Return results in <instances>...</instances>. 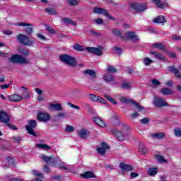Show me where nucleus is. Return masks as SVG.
Masks as SVG:
<instances>
[{
    "label": "nucleus",
    "instance_id": "obj_55",
    "mask_svg": "<svg viewBox=\"0 0 181 181\" xmlns=\"http://www.w3.org/2000/svg\"><path fill=\"white\" fill-rule=\"evenodd\" d=\"M68 105H69V107H71V108H74L75 110H80V107L75 105L73 103H68Z\"/></svg>",
    "mask_w": 181,
    "mask_h": 181
},
{
    "label": "nucleus",
    "instance_id": "obj_58",
    "mask_svg": "<svg viewBox=\"0 0 181 181\" xmlns=\"http://www.w3.org/2000/svg\"><path fill=\"white\" fill-rule=\"evenodd\" d=\"M33 173L35 176H38V177L42 176V173L37 170H33Z\"/></svg>",
    "mask_w": 181,
    "mask_h": 181
},
{
    "label": "nucleus",
    "instance_id": "obj_3",
    "mask_svg": "<svg viewBox=\"0 0 181 181\" xmlns=\"http://www.w3.org/2000/svg\"><path fill=\"white\" fill-rule=\"evenodd\" d=\"M10 119L11 118L9 117V115L6 114V112L0 110V122H4V124H6L7 127L11 129H16V126H13L9 124Z\"/></svg>",
    "mask_w": 181,
    "mask_h": 181
},
{
    "label": "nucleus",
    "instance_id": "obj_23",
    "mask_svg": "<svg viewBox=\"0 0 181 181\" xmlns=\"http://www.w3.org/2000/svg\"><path fill=\"white\" fill-rule=\"evenodd\" d=\"M103 80L105 81V83H111L114 81V76H112L111 73L107 72L103 75Z\"/></svg>",
    "mask_w": 181,
    "mask_h": 181
},
{
    "label": "nucleus",
    "instance_id": "obj_15",
    "mask_svg": "<svg viewBox=\"0 0 181 181\" xmlns=\"http://www.w3.org/2000/svg\"><path fill=\"white\" fill-rule=\"evenodd\" d=\"M89 100H90V101H95V103H100L101 104H107V100L94 94L89 95Z\"/></svg>",
    "mask_w": 181,
    "mask_h": 181
},
{
    "label": "nucleus",
    "instance_id": "obj_12",
    "mask_svg": "<svg viewBox=\"0 0 181 181\" xmlns=\"http://www.w3.org/2000/svg\"><path fill=\"white\" fill-rule=\"evenodd\" d=\"M93 13H98L99 15H104L107 18H109V19H112V18H111V16H110V13H108V12H107V10H105V8H100V7H95L93 9Z\"/></svg>",
    "mask_w": 181,
    "mask_h": 181
},
{
    "label": "nucleus",
    "instance_id": "obj_59",
    "mask_svg": "<svg viewBox=\"0 0 181 181\" xmlns=\"http://www.w3.org/2000/svg\"><path fill=\"white\" fill-rule=\"evenodd\" d=\"M46 29L49 33H55L54 30L52 28V27L47 26Z\"/></svg>",
    "mask_w": 181,
    "mask_h": 181
},
{
    "label": "nucleus",
    "instance_id": "obj_17",
    "mask_svg": "<svg viewBox=\"0 0 181 181\" xmlns=\"http://www.w3.org/2000/svg\"><path fill=\"white\" fill-rule=\"evenodd\" d=\"M93 122H95V124H96V125H98V127H100V128H107V123L101 117H93Z\"/></svg>",
    "mask_w": 181,
    "mask_h": 181
},
{
    "label": "nucleus",
    "instance_id": "obj_44",
    "mask_svg": "<svg viewBox=\"0 0 181 181\" xmlns=\"http://www.w3.org/2000/svg\"><path fill=\"white\" fill-rule=\"evenodd\" d=\"M153 138H157V139H161V138L165 137L164 133H156L153 135Z\"/></svg>",
    "mask_w": 181,
    "mask_h": 181
},
{
    "label": "nucleus",
    "instance_id": "obj_32",
    "mask_svg": "<svg viewBox=\"0 0 181 181\" xmlns=\"http://www.w3.org/2000/svg\"><path fill=\"white\" fill-rule=\"evenodd\" d=\"M119 100L120 102L122 103V104H129V103H132L131 98L125 96H120L119 98Z\"/></svg>",
    "mask_w": 181,
    "mask_h": 181
},
{
    "label": "nucleus",
    "instance_id": "obj_52",
    "mask_svg": "<svg viewBox=\"0 0 181 181\" xmlns=\"http://www.w3.org/2000/svg\"><path fill=\"white\" fill-rule=\"evenodd\" d=\"M66 132H73V131H74V128L73 127V126H66Z\"/></svg>",
    "mask_w": 181,
    "mask_h": 181
},
{
    "label": "nucleus",
    "instance_id": "obj_25",
    "mask_svg": "<svg viewBox=\"0 0 181 181\" xmlns=\"http://www.w3.org/2000/svg\"><path fill=\"white\" fill-rule=\"evenodd\" d=\"M78 135L80 136V138L85 139V138H88L90 132H88L87 129H81L78 131Z\"/></svg>",
    "mask_w": 181,
    "mask_h": 181
},
{
    "label": "nucleus",
    "instance_id": "obj_40",
    "mask_svg": "<svg viewBox=\"0 0 181 181\" xmlns=\"http://www.w3.org/2000/svg\"><path fill=\"white\" fill-rule=\"evenodd\" d=\"M122 88H123V90H131V88H132L131 83H129V82H124L122 84Z\"/></svg>",
    "mask_w": 181,
    "mask_h": 181
},
{
    "label": "nucleus",
    "instance_id": "obj_38",
    "mask_svg": "<svg viewBox=\"0 0 181 181\" xmlns=\"http://www.w3.org/2000/svg\"><path fill=\"white\" fill-rule=\"evenodd\" d=\"M73 48L74 50H77L78 52H84V50H86V48L81 46L79 44H76L74 45Z\"/></svg>",
    "mask_w": 181,
    "mask_h": 181
},
{
    "label": "nucleus",
    "instance_id": "obj_26",
    "mask_svg": "<svg viewBox=\"0 0 181 181\" xmlns=\"http://www.w3.org/2000/svg\"><path fill=\"white\" fill-rule=\"evenodd\" d=\"M153 22V23H161L162 25H165V23H166V18L163 16H160L154 18Z\"/></svg>",
    "mask_w": 181,
    "mask_h": 181
},
{
    "label": "nucleus",
    "instance_id": "obj_62",
    "mask_svg": "<svg viewBox=\"0 0 181 181\" xmlns=\"http://www.w3.org/2000/svg\"><path fill=\"white\" fill-rule=\"evenodd\" d=\"M90 34L93 35V36H100V33H97L95 32V30H91L90 31Z\"/></svg>",
    "mask_w": 181,
    "mask_h": 181
},
{
    "label": "nucleus",
    "instance_id": "obj_60",
    "mask_svg": "<svg viewBox=\"0 0 181 181\" xmlns=\"http://www.w3.org/2000/svg\"><path fill=\"white\" fill-rule=\"evenodd\" d=\"M137 117H139V114L138 112H134V113L131 115L130 118H131V119H132V118H137Z\"/></svg>",
    "mask_w": 181,
    "mask_h": 181
},
{
    "label": "nucleus",
    "instance_id": "obj_30",
    "mask_svg": "<svg viewBox=\"0 0 181 181\" xmlns=\"http://www.w3.org/2000/svg\"><path fill=\"white\" fill-rule=\"evenodd\" d=\"M139 152L142 155H145L148 152V148L144 145V143H139Z\"/></svg>",
    "mask_w": 181,
    "mask_h": 181
},
{
    "label": "nucleus",
    "instance_id": "obj_37",
    "mask_svg": "<svg viewBox=\"0 0 181 181\" xmlns=\"http://www.w3.org/2000/svg\"><path fill=\"white\" fill-rule=\"evenodd\" d=\"M156 159L160 163H168V160L165 159L163 156H160L159 154L156 155Z\"/></svg>",
    "mask_w": 181,
    "mask_h": 181
},
{
    "label": "nucleus",
    "instance_id": "obj_10",
    "mask_svg": "<svg viewBox=\"0 0 181 181\" xmlns=\"http://www.w3.org/2000/svg\"><path fill=\"white\" fill-rule=\"evenodd\" d=\"M50 115L45 112H39L37 115V119L40 122H47L48 121H50Z\"/></svg>",
    "mask_w": 181,
    "mask_h": 181
},
{
    "label": "nucleus",
    "instance_id": "obj_6",
    "mask_svg": "<svg viewBox=\"0 0 181 181\" xmlns=\"http://www.w3.org/2000/svg\"><path fill=\"white\" fill-rule=\"evenodd\" d=\"M88 53L96 54V56H102L103 52H104V47L98 46V47H88L86 48Z\"/></svg>",
    "mask_w": 181,
    "mask_h": 181
},
{
    "label": "nucleus",
    "instance_id": "obj_18",
    "mask_svg": "<svg viewBox=\"0 0 181 181\" xmlns=\"http://www.w3.org/2000/svg\"><path fill=\"white\" fill-rule=\"evenodd\" d=\"M19 90L22 94L21 97H23V100L30 98V91H29V89H28V88L22 86L21 88H20Z\"/></svg>",
    "mask_w": 181,
    "mask_h": 181
},
{
    "label": "nucleus",
    "instance_id": "obj_51",
    "mask_svg": "<svg viewBox=\"0 0 181 181\" xmlns=\"http://www.w3.org/2000/svg\"><path fill=\"white\" fill-rule=\"evenodd\" d=\"M68 2L70 5H78V1L77 0H68Z\"/></svg>",
    "mask_w": 181,
    "mask_h": 181
},
{
    "label": "nucleus",
    "instance_id": "obj_5",
    "mask_svg": "<svg viewBox=\"0 0 181 181\" xmlns=\"http://www.w3.org/2000/svg\"><path fill=\"white\" fill-rule=\"evenodd\" d=\"M11 62L12 63H18L19 64H28V63H29L28 59L22 57V55L18 54L12 55L11 57Z\"/></svg>",
    "mask_w": 181,
    "mask_h": 181
},
{
    "label": "nucleus",
    "instance_id": "obj_46",
    "mask_svg": "<svg viewBox=\"0 0 181 181\" xmlns=\"http://www.w3.org/2000/svg\"><path fill=\"white\" fill-rule=\"evenodd\" d=\"M45 11L47 13H49V15H56L57 13L56 10H54L53 8H47V9H45Z\"/></svg>",
    "mask_w": 181,
    "mask_h": 181
},
{
    "label": "nucleus",
    "instance_id": "obj_53",
    "mask_svg": "<svg viewBox=\"0 0 181 181\" xmlns=\"http://www.w3.org/2000/svg\"><path fill=\"white\" fill-rule=\"evenodd\" d=\"M139 176V174H138V173H131L130 174V177H132V179H135V177H138Z\"/></svg>",
    "mask_w": 181,
    "mask_h": 181
},
{
    "label": "nucleus",
    "instance_id": "obj_41",
    "mask_svg": "<svg viewBox=\"0 0 181 181\" xmlns=\"http://www.w3.org/2000/svg\"><path fill=\"white\" fill-rule=\"evenodd\" d=\"M107 73H112V74H115V73H117V69L112 66H108Z\"/></svg>",
    "mask_w": 181,
    "mask_h": 181
},
{
    "label": "nucleus",
    "instance_id": "obj_27",
    "mask_svg": "<svg viewBox=\"0 0 181 181\" xmlns=\"http://www.w3.org/2000/svg\"><path fill=\"white\" fill-rule=\"evenodd\" d=\"M81 176L84 179H91L95 177V174L91 171H87L81 174Z\"/></svg>",
    "mask_w": 181,
    "mask_h": 181
},
{
    "label": "nucleus",
    "instance_id": "obj_16",
    "mask_svg": "<svg viewBox=\"0 0 181 181\" xmlns=\"http://www.w3.org/2000/svg\"><path fill=\"white\" fill-rule=\"evenodd\" d=\"M23 100V98L18 94H13L9 95L7 98V101L11 103H19Z\"/></svg>",
    "mask_w": 181,
    "mask_h": 181
},
{
    "label": "nucleus",
    "instance_id": "obj_61",
    "mask_svg": "<svg viewBox=\"0 0 181 181\" xmlns=\"http://www.w3.org/2000/svg\"><path fill=\"white\" fill-rule=\"evenodd\" d=\"M166 86L168 87H172L173 86V81H168L165 82Z\"/></svg>",
    "mask_w": 181,
    "mask_h": 181
},
{
    "label": "nucleus",
    "instance_id": "obj_2",
    "mask_svg": "<svg viewBox=\"0 0 181 181\" xmlns=\"http://www.w3.org/2000/svg\"><path fill=\"white\" fill-rule=\"evenodd\" d=\"M17 40L21 45H23V46H31V45H33V40L23 34L17 35Z\"/></svg>",
    "mask_w": 181,
    "mask_h": 181
},
{
    "label": "nucleus",
    "instance_id": "obj_45",
    "mask_svg": "<svg viewBox=\"0 0 181 181\" xmlns=\"http://www.w3.org/2000/svg\"><path fill=\"white\" fill-rule=\"evenodd\" d=\"M105 98L106 100H108V101H110V103H112V104H117V101H115V100H114V98H111V96L108 95H105Z\"/></svg>",
    "mask_w": 181,
    "mask_h": 181
},
{
    "label": "nucleus",
    "instance_id": "obj_20",
    "mask_svg": "<svg viewBox=\"0 0 181 181\" xmlns=\"http://www.w3.org/2000/svg\"><path fill=\"white\" fill-rule=\"evenodd\" d=\"M48 109L50 111H62V110H63V107H62V105L59 103H49L48 105Z\"/></svg>",
    "mask_w": 181,
    "mask_h": 181
},
{
    "label": "nucleus",
    "instance_id": "obj_36",
    "mask_svg": "<svg viewBox=\"0 0 181 181\" xmlns=\"http://www.w3.org/2000/svg\"><path fill=\"white\" fill-rule=\"evenodd\" d=\"M36 147L38 148V149H44L45 151H49L50 150V147L47 144H37Z\"/></svg>",
    "mask_w": 181,
    "mask_h": 181
},
{
    "label": "nucleus",
    "instance_id": "obj_8",
    "mask_svg": "<svg viewBox=\"0 0 181 181\" xmlns=\"http://www.w3.org/2000/svg\"><path fill=\"white\" fill-rule=\"evenodd\" d=\"M25 128L30 135H33V136H36V133H35V131H33V128H36L35 120H29L28 122V125L25 126Z\"/></svg>",
    "mask_w": 181,
    "mask_h": 181
},
{
    "label": "nucleus",
    "instance_id": "obj_7",
    "mask_svg": "<svg viewBox=\"0 0 181 181\" xmlns=\"http://www.w3.org/2000/svg\"><path fill=\"white\" fill-rule=\"evenodd\" d=\"M130 8L135 12H144L146 9V4L132 3Z\"/></svg>",
    "mask_w": 181,
    "mask_h": 181
},
{
    "label": "nucleus",
    "instance_id": "obj_47",
    "mask_svg": "<svg viewBox=\"0 0 181 181\" xmlns=\"http://www.w3.org/2000/svg\"><path fill=\"white\" fill-rule=\"evenodd\" d=\"M151 63H152V59L147 57L144 59V64H145V66H149Z\"/></svg>",
    "mask_w": 181,
    "mask_h": 181
},
{
    "label": "nucleus",
    "instance_id": "obj_64",
    "mask_svg": "<svg viewBox=\"0 0 181 181\" xmlns=\"http://www.w3.org/2000/svg\"><path fill=\"white\" fill-rule=\"evenodd\" d=\"M160 181H168V180L166 179V176L165 175H160Z\"/></svg>",
    "mask_w": 181,
    "mask_h": 181
},
{
    "label": "nucleus",
    "instance_id": "obj_22",
    "mask_svg": "<svg viewBox=\"0 0 181 181\" xmlns=\"http://www.w3.org/2000/svg\"><path fill=\"white\" fill-rule=\"evenodd\" d=\"M112 132L113 135H115V136H117L119 141H125V136H124V134H122V132H121L120 131L117 129H113Z\"/></svg>",
    "mask_w": 181,
    "mask_h": 181
},
{
    "label": "nucleus",
    "instance_id": "obj_50",
    "mask_svg": "<svg viewBox=\"0 0 181 181\" xmlns=\"http://www.w3.org/2000/svg\"><path fill=\"white\" fill-rule=\"evenodd\" d=\"M113 35L115 36H121V30L118 29H115L112 30Z\"/></svg>",
    "mask_w": 181,
    "mask_h": 181
},
{
    "label": "nucleus",
    "instance_id": "obj_24",
    "mask_svg": "<svg viewBox=\"0 0 181 181\" xmlns=\"http://www.w3.org/2000/svg\"><path fill=\"white\" fill-rule=\"evenodd\" d=\"M119 168L123 172H129L134 169L131 165L125 164L124 163L119 164Z\"/></svg>",
    "mask_w": 181,
    "mask_h": 181
},
{
    "label": "nucleus",
    "instance_id": "obj_54",
    "mask_svg": "<svg viewBox=\"0 0 181 181\" xmlns=\"http://www.w3.org/2000/svg\"><path fill=\"white\" fill-rule=\"evenodd\" d=\"M37 101H38L39 103H40L42 101H45V97H43L42 95H39L37 97Z\"/></svg>",
    "mask_w": 181,
    "mask_h": 181
},
{
    "label": "nucleus",
    "instance_id": "obj_9",
    "mask_svg": "<svg viewBox=\"0 0 181 181\" xmlns=\"http://www.w3.org/2000/svg\"><path fill=\"white\" fill-rule=\"evenodd\" d=\"M15 25L16 26H23V28H25V33H27V35H32L33 32V28H32V26L33 25L30 23L21 22V23H16Z\"/></svg>",
    "mask_w": 181,
    "mask_h": 181
},
{
    "label": "nucleus",
    "instance_id": "obj_63",
    "mask_svg": "<svg viewBox=\"0 0 181 181\" xmlns=\"http://www.w3.org/2000/svg\"><path fill=\"white\" fill-rule=\"evenodd\" d=\"M173 40H181V37L179 35H173Z\"/></svg>",
    "mask_w": 181,
    "mask_h": 181
},
{
    "label": "nucleus",
    "instance_id": "obj_13",
    "mask_svg": "<svg viewBox=\"0 0 181 181\" xmlns=\"http://www.w3.org/2000/svg\"><path fill=\"white\" fill-rule=\"evenodd\" d=\"M153 105L156 107H165L168 105V103L162 98L154 97Z\"/></svg>",
    "mask_w": 181,
    "mask_h": 181
},
{
    "label": "nucleus",
    "instance_id": "obj_11",
    "mask_svg": "<svg viewBox=\"0 0 181 181\" xmlns=\"http://www.w3.org/2000/svg\"><path fill=\"white\" fill-rule=\"evenodd\" d=\"M42 159L47 163H50L51 166H56L60 160L59 158L47 157L46 156H42Z\"/></svg>",
    "mask_w": 181,
    "mask_h": 181
},
{
    "label": "nucleus",
    "instance_id": "obj_49",
    "mask_svg": "<svg viewBox=\"0 0 181 181\" xmlns=\"http://www.w3.org/2000/svg\"><path fill=\"white\" fill-rule=\"evenodd\" d=\"M94 22L96 25H103L104 23V21L101 18L95 19Z\"/></svg>",
    "mask_w": 181,
    "mask_h": 181
},
{
    "label": "nucleus",
    "instance_id": "obj_39",
    "mask_svg": "<svg viewBox=\"0 0 181 181\" xmlns=\"http://www.w3.org/2000/svg\"><path fill=\"white\" fill-rule=\"evenodd\" d=\"M62 21L64 23H68L69 25H73L74 26H76V25H77V23H76V21H73L70 18H63Z\"/></svg>",
    "mask_w": 181,
    "mask_h": 181
},
{
    "label": "nucleus",
    "instance_id": "obj_4",
    "mask_svg": "<svg viewBox=\"0 0 181 181\" xmlns=\"http://www.w3.org/2000/svg\"><path fill=\"white\" fill-rule=\"evenodd\" d=\"M10 119L11 118L9 117V115L6 114V112L0 110V122H4V124H6L7 127L11 129H16V126H13L9 124Z\"/></svg>",
    "mask_w": 181,
    "mask_h": 181
},
{
    "label": "nucleus",
    "instance_id": "obj_42",
    "mask_svg": "<svg viewBox=\"0 0 181 181\" xmlns=\"http://www.w3.org/2000/svg\"><path fill=\"white\" fill-rule=\"evenodd\" d=\"M174 134H175V136H177V138H180L181 137V129L180 128L175 129Z\"/></svg>",
    "mask_w": 181,
    "mask_h": 181
},
{
    "label": "nucleus",
    "instance_id": "obj_21",
    "mask_svg": "<svg viewBox=\"0 0 181 181\" xmlns=\"http://www.w3.org/2000/svg\"><path fill=\"white\" fill-rule=\"evenodd\" d=\"M150 54L151 56H153L154 59H156L157 60H160V62H163L165 60V55H163L161 53L156 52L155 51H151L150 52Z\"/></svg>",
    "mask_w": 181,
    "mask_h": 181
},
{
    "label": "nucleus",
    "instance_id": "obj_43",
    "mask_svg": "<svg viewBox=\"0 0 181 181\" xmlns=\"http://www.w3.org/2000/svg\"><path fill=\"white\" fill-rule=\"evenodd\" d=\"M153 47H156V49H159L160 50H163L165 49V46L161 43H157L153 45Z\"/></svg>",
    "mask_w": 181,
    "mask_h": 181
},
{
    "label": "nucleus",
    "instance_id": "obj_19",
    "mask_svg": "<svg viewBox=\"0 0 181 181\" xmlns=\"http://www.w3.org/2000/svg\"><path fill=\"white\" fill-rule=\"evenodd\" d=\"M110 149V146L105 143H102L100 146L97 148V151L100 155H105L107 150Z\"/></svg>",
    "mask_w": 181,
    "mask_h": 181
},
{
    "label": "nucleus",
    "instance_id": "obj_56",
    "mask_svg": "<svg viewBox=\"0 0 181 181\" xmlns=\"http://www.w3.org/2000/svg\"><path fill=\"white\" fill-rule=\"evenodd\" d=\"M4 35H7L8 36H11L13 33L11 30H6L4 31Z\"/></svg>",
    "mask_w": 181,
    "mask_h": 181
},
{
    "label": "nucleus",
    "instance_id": "obj_34",
    "mask_svg": "<svg viewBox=\"0 0 181 181\" xmlns=\"http://www.w3.org/2000/svg\"><path fill=\"white\" fill-rule=\"evenodd\" d=\"M84 74H86V76H89L92 78H95V75H96L95 71H94V70H92V69L86 70L84 71Z\"/></svg>",
    "mask_w": 181,
    "mask_h": 181
},
{
    "label": "nucleus",
    "instance_id": "obj_14",
    "mask_svg": "<svg viewBox=\"0 0 181 181\" xmlns=\"http://www.w3.org/2000/svg\"><path fill=\"white\" fill-rule=\"evenodd\" d=\"M122 39L127 40V39H130L132 42H136L138 40V35H135V33L132 32H126L125 36L122 37Z\"/></svg>",
    "mask_w": 181,
    "mask_h": 181
},
{
    "label": "nucleus",
    "instance_id": "obj_29",
    "mask_svg": "<svg viewBox=\"0 0 181 181\" xmlns=\"http://www.w3.org/2000/svg\"><path fill=\"white\" fill-rule=\"evenodd\" d=\"M168 70L171 73H173V74H175L176 77H178V78H180L181 75H180V72L179 71V69L175 68V66H169Z\"/></svg>",
    "mask_w": 181,
    "mask_h": 181
},
{
    "label": "nucleus",
    "instance_id": "obj_1",
    "mask_svg": "<svg viewBox=\"0 0 181 181\" xmlns=\"http://www.w3.org/2000/svg\"><path fill=\"white\" fill-rule=\"evenodd\" d=\"M59 58H60V60L63 62V63H65V64H67L71 67H76V66H77V61L76 60V58L70 55H68V54L60 55Z\"/></svg>",
    "mask_w": 181,
    "mask_h": 181
},
{
    "label": "nucleus",
    "instance_id": "obj_35",
    "mask_svg": "<svg viewBox=\"0 0 181 181\" xmlns=\"http://www.w3.org/2000/svg\"><path fill=\"white\" fill-rule=\"evenodd\" d=\"M59 169H62L63 170H70V167L69 165L64 163V162L59 163V164L57 165Z\"/></svg>",
    "mask_w": 181,
    "mask_h": 181
},
{
    "label": "nucleus",
    "instance_id": "obj_48",
    "mask_svg": "<svg viewBox=\"0 0 181 181\" xmlns=\"http://www.w3.org/2000/svg\"><path fill=\"white\" fill-rule=\"evenodd\" d=\"M134 105L137 108L139 111H142L144 110V107H142L141 105H139L136 102H133Z\"/></svg>",
    "mask_w": 181,
    "mask_h": 181
},
{
    "label": "nucleus",
    "instance_id": "obj_57",
    "mask_svg": "<svg viewBox=\"0 0 181 181\" xmlns=\"http://www.w3.org/2000/svg\"><path fill=\"white\" fill-rule=\"evenodd\" d=\"M140 122H141V124H148L149 122V119L148 118H144V119L140 120Z\"/></svg>",
    "mask_w": 181,
    "mask_h": 181
},
{
    "label": "nucleus",
    "instance_id": "obj_28",
    "mask_svg": "<svg viewBox=\"0 0 181 181\" xmlns=\"http://www.w3.org/2000/svg\"><path fill=\"white\" fill-rule=\"evenodd\" d=\"M153 4H155L158 8L163 9L168 6V4L162 2L160 0H152Z\"/></svg>",
    "mask_w": 181,
    "mask_h": 181
},
{
    "label": "nucleus",
    "instance_id": "obj_33",
    "mask_svg": "<svg viewBox=\"0 0 181 181\" xmlns=\"http://www.w3.org/2000/svg\"><path fill=\"white\" fill-rule=\"evenodd\" d=\"M147 173L149 176H156L158 174V168H151L148 170Z\"/></svg>",
    "mask_w": 181,
    "mask_h": 181
},
{
    "label": "nucleus",
    "instance_id": "obj_31",
    "mask_svg": "<svg viewBox=\"0 0 181 181\" xmlns=\"http://www.w3.org/2000/svg\"><path fill=\"white\" fill-rule=\"evenodd\" d=\"M160 93L163 94V95H171V94H173V90L168 88H163L160 90Z\"/></svg>",
    "mask_w": 181,
    "mask_h": 181
}]
</instances>
